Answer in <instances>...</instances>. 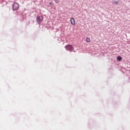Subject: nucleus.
Wrapping results in <instances>:
<instances>
[{"label":"nucleus","mask_w":130,"mask_h":130,"mask_svg":"<svg viewBox=\"0 0 130 130\" xmlns=\"http://www.w3.org/2000/svg\"><path fill=\"white\" fill-rule=\"evenodd\" d=\"M66 49L67 50H69V51H73L74 50V47L70 45H67L66 46Z\"/></svg>","instance_id":"nucleus-1"},{"label":"nucleus","mask_w":130,"mask_h":130,"mask_svg":"<svg viewBox=\"0 0 130 130\" xmlns=\"http://www.w3.org/2000/svg\"><path fill=\"white\" fill-rule=\"evenodd\" d=\"M37 21L38 23H41L42 21H43V16H38L37 17Z\"/></svg>","instance_id":"nucleus-2"},{"label":"nucleus","mask_w":130,"mask_h":130,"mask_svg":"<svg viewBox=\"0 0 130 130\" xmlns=\"http://www.w3.org/2000/svg\"><path fill=\"white\" fill-rule=\"evenodd\" d=\"M19 6L18 3H14L13 5V10H18V9H19Z\"/></svg>","instance_id":"nucleus-3"},{"label":"nucleus","mask_w":130,"mask_h":130,"mask_svg":"<svg viewBox=\"0 0 130 130\" xmlns=\"http://www.w3.org/2000/svg\"><path fill=\"white\" fill-rule=\"evenodd\" d=\"M71 23L72 25H75L76 24V21H75V19L74 18H72L70 20Z\"/></svg>","instance_id":"nucleus-4"},{"label":"nucleus","mask_w":130,"mask_h":130,"mask_svg":"<svg viewBox=\"0 0 130 130\" xmlns=\"http://www.w3.org/2000/svg\"><path fill=\"white\" fill-rule=\"evenodd\" d=\"M117 59L119 61H120V60H121V59H122V58H121L120 56H118L117 58Z\"/></svg>","instance_id":"nucleus-5"},{"label":"nucleus","mask_w":130,"mask_h":130,"mask_svg":"<svg viewBox=\"0 0 130 130\" xmlns=\"http://www.w3.org/2000/svg\"><path fill=\"white\" fill-rule=\"evenodd\" d=\"M86 42H90V41H91V40L89 38H87L86 39Z\"/></svg>","instance_id":"nucleus-6"},{"label":"nucleus","mask_w":130,"mask_h":130,"mask_svg":"<svg viewBox=\"0 0 130 130\" xmlns=\"http://www.w3.org/2000/svg\"><path fill=\"white\" fill-rule=\"evenodd\" d=\"M113 4H114V5H117L118 3H117L116 1H114Z\"/></svg>","instance_id":"nucleus-7"}]
</instances>
